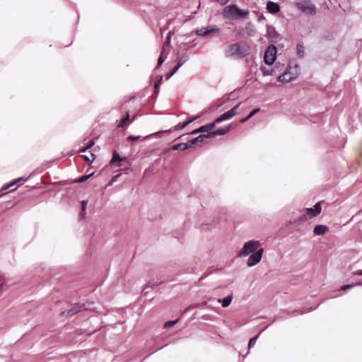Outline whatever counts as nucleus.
<instances>
[{
  "mask_svg": "<svg viewBox=\"0 0 362 362\" xmlns=\"http://www.w3.org/2000/svg\"><path fill=\"white\" fill-rule=\"evenodd\" d=\"M228 57L243 58L248 54L247 46L245 44L236 42L230 45L225 51Z\"/></svg>",
  "mask_w": 362,
  "mask_h": 362,
  "instance_id": "f257e3e1",
  "label": "nucleus"
},
{
  "mask_svg": "<svg viewBox=\"0 0 362 362\" xmlns=\"http://www.w3.org/2000/svg\"><path fill=\"white\" fill-rule=\"evenodd\" d=\"M249 15V10L240 9L236 4H230L226 6L223 11V16L225 18L238 19L245 18Z\"/></svg>",
  "mask_w": 362,
  "mask_h": 362,
  "instance_id": "f03ea898",
  "label": "nucleus"
},
{
  "mask_svg": "<svg viewBox=\"0 0 362 362\" xmlns=\"http://www.w3.org/2000/svg\"><path fill=\"white\" fill-rule=\"evenodd\" d=\"M259 245L260 243L257 240H252L247 241L243 245V247H242L241 250L238 252V257H246L248 255L256 252L258 250Z\"/></svg>",
  "mask_w": 362,
  "mask_h": 362,
  "instance_id": "7ed1b4c3",
  "label": "nucleus"
},
{
  "mask_svg": "<svg viewBox=\"0 0 362 362\" xmlns=\"http://www.w3.org/2000/svg\"><path fill=\"white\" fill-rule=\"evenodd\" d=\"M221 33V28L216 25H210L196 30V34L201 37L217 36Z\"/></svg>",
  "mask_w": 362,
  "mask_h": 362,
  "instance_id": "20e7f679",
  "label": "nucleus"
},
{
  "mask_svg": "<svg viewBox=\"0 0 362 362\" xmlns=\"http://www.w3.org/2000/svg\"><path fill=\"white\" fill-rule=\"evenodd\" d=\"M295 4L298 9L304 13L314 15L316 13L315 6L310 0H303Z\"/></svg>",
  "mask_w": 362,
  "mask_h": 362,
  "instance_id": "39448f33",
  "label": "nucleus"
},
{
  "mask_svg": "<svg viewBox=\"0 0 362 362\" xmlns=\"http://www.w3.org/2000/svg\"><path fill=\"white\" fill-rule=\"evenodd\" d=\"M276 59V47L274 45H270L267 47L265 53L264 60V62L268 65L274 64Z\"/></svg>",
  "mask_w": 362,
  "mask_h": 362,
  "instance_id": "423d86ee",
  "label": "nucleus"
},
{
  "mask_svg": "<svg viewBox=\"0 0 362 362\" xmlns=\"http://www.w3.org/2000/svg\"><path fill=\"white\" fill-rule=\"evenodd\" d=\"M263 252L264 249L260 248L257 250L256 252L252 253L247 261V267H251L257 264L262 259Z\"/></svg>",
  "mask_w": 362,
  "mask_h": 362,
  "instance_id": "0eeeda50",
  "label": "nucleus"
},
{
  "mask_svg": "<svg viewBox=\"0 0 362 362\" xmlns=\"http://www.w3.org/2000/svg\"><path fill=\"white\" fill-rule=\"evenodd\" d=\"M240 103H238L235 106L232 107L230 110L222 114L219 117H218L217 119H216L214 120V124H216L220 123L223 121L232 118L233 117H234L237 114L236 110H237L238 107L240 106Z\"/></svg>",
  "mask_w": 362,
  "mask_h": 362,
  "instance_id": "6e6552de",
  "label": "nucleus"
},
{
  "mask_svg": "<svg viewBox=\"0 0 362 362\" xmlns=\"http://www.w3.org/2000/svg\"><path fill=\"white\" fill-rule=\"evenodd\" d=\"M296 77L297 76L296 74L291 73L288 69L278 77V81L283 83H288L296 79Z\"/></svg>",
  "mask_w": 362,
  "mask_h": 362,
  "instance_id": "1a4fd4ad",
  "label": "nucleus"
},
{
  "mask_svg": "<svg viewBox=\"0 0 362 362\" xmlns=\"http://www.w3.org/2000/svg\"><path fill=\"white\" fill-rule=\"evenodd\" d=\"M322 210L320 202L316 203L313 208L306 209V214L309 218H314L320 214Z\"/></svg>",
  "mask_w": 362,
  "mask_h": 362,
  "instance_id": "9d476101",
  "label": "nucleus"
},
{
  "mask_svg": "<svg viewBox=\"0 0 362 362\" xmlns=\"http://www.w3.org/2000/svg\"><path fill=\"white\" fill-rule=\"evenodd\" d=\"M207 138H210V136H207V134H202L199 135L196 138L188 141V144L189 145L190 148L193 147L194 144L200 145Z\"/></svg>",
  "mask_w": 362,
  "mask_h": 362,
  "instance_id": "9b49d317",
  "label": "nucleus"
},
{
  "mask_svg": "<svg viewBox=\"0 0 362 362\" xmlns=\"http://www.w3.org/2000/svg\"><path fill=\"white\" fill-rule=\"evenodd\" d=\"M125 159H126V157H122V158L120 157L119 153H117V151L116 150H115L113 151L112 158L110 161V164L112 165L116 164V165L117 167H119L122 165L121 162L124 160Z\"/></svg>",
  "mask_w": 362,
  "mask_h": 362,
  "instance_id": "f8f14e48",
  "label": "nucleus"
},
{
  "mask_svg": "<svg viewBox=\"0 0 362 362\" xmlns=\"http://www.w3.org/2000/svg\"><path fill=\"white\" fill-rule=\"evenodd\" d=\"M267 10L272 14H276L280 11V6L277 3L269 1L267 4Z\"/></svg>",
  "mask_w": 362,
  "mask_h": 362,
  "instance_id": "ddd939ff",
  "label": "nucleus"
},
{
  "mask_svg": "<svg viewBox=\"0 0 362 362\" xmlns=\"http://www.w3.org/2000/svg\"><path fill=\"white\" fill-rule=\"evenodd\" d=\"M230 129V125H228V127H226L225 128H218L214 132H208L207 136H209L211 138V137L218 136V135H224L229 132Z\"/></svg>",
  "mask_w": 362,
  "mask_h": 362,
  "instance_id": "4468645a",
  "label": "nucleus"
},
{
  "mask_svg": "<svg viewBox=\"0 0 362 362\" xmlns=\"http://www.w3.org/2000/svg\"><path fill=\"white\" fill-rule=\"evenodd\" d=\"M215 127L214 122L206 124L204 126L200 127L199 128H197L193 131H192L189 134H195L199 132H207L209 130H211Z\"/></svg>",
  "mask_w": 362,
  "mask_h": 362,
  "instance_id": "2eb2a0df",
  "label": "nucleus"
},
{
  "mask_svg": "<svg viewBox=\"0 0 362 362\" xmlns=\"http://www.w3.org/2000/svg\"><path fill=\"white\" fill-rule=\"evenodd\" d=\"M327 231H329V228L325 225H317L313 230L315 235H324Z\"/></svg>",
  "mask_w": 362,
  "mask_h": 362,
  "instance_id": "dca6fc26",
  "label": "nucleus"
},
{
  "mask_svg": "<svg viewBox=\"0 0 362 362\" xmlns=\"http://www.w3.org/2000/svg\"><path fill=\"white\" fill-rule=\"evenodd\" d=\"M200 116L199 115H197L192 118H191L190 119L183 122V123H179L177 124V125H175L173 128V130H180V129H182L183 128L186 127L187 125H189L191 122L195 121L196 119H197Z\"/></svg>",
  "mask_w": 362,
  "mask_h": 362,
  "instance_id": "f3484780",
  "label": "nucleus"
},
{
  "mask_svg": "<svg viewBox=\"0 0 362 362\" xmlns=\"http://www.w3.org/2000/svg\"><path fill=\"white\" fill-rule=\"evenodd\" d=\"M232 300L233 296L228 295L226 297L223 298V299H218V302L221 303L223 308H227L230 305Z\"/></svg>",
  "mask_w": 362,
  "mask_h": 362,
  "instance_id": "a211bd4d",
  "label": "nucleus"
},
{
  "mask_svg": "<svg viewBox=\"0 0 362 362\" xmlns=\"http://www.w3.org/2000/svg\"><path fill=\"white\" fill-rule=\"evenodd\" d=\"M188 148H190L189 145L188 144V141L185 143H180L172 146L173 150L180 151H184Z\"/></svg>",
  "mask_w": 362,
  "mask_h": 362,
  "instance_id": "6ab92c4d",
  "label": "nucleus"
},
{
  "mask_svg": "<svg viewBox=\"0 0 362 362\" xmlns=\"http://www.w3.org/2000/svg\"><path fill=\"white\" fill-rule=\"evenodd\" d=\"M8 287V285L7 284L6 279L3 276H0V294H1Z\"/></svg>",
  "mask_w": 362,
  "mask_h": 362,
  "instance_id": "aec40b11",
  "label": "nucleus"
},
{
  "mask_svg": "<svg viewBox=\"0 0 362 362\" xmlns=\"http://www.w3.org/2000/svg\"><path fill=\"white\" fill-rule=\"evenodd\" d=\"M28 178L25 179V180H26ZM22 180H24V178L23 177H19V178H17L16 180H13L12 182H11L10 183L8 184H6V185H4L3 187H2V190H6L7 189H8L9 187H12L13 185H14L15 184L22 181Z\"/></svg>",
  "mask_w": 362,
  "mask_h": 362,
  "instance_id": "412c9836",
  "label": "nucleus"
},
{
  "mask_svg": "<svg viewBox=\"0 0 362 362\" xmlns=\"http://www.w3.org/2000/svg\"><path fill=\"white\" fill-rule=\"evenodd\" d=\"M267 34L269 37H276L277 35V32L276 31V29L272 25H268L267 26Z\"/></svg>",
  "mask_w": 362,
  "mask_h": 362,
  "instance_id": "4be33fe9",
  "label": "nucleus"
},
{
  "mask_svg": "<svg viewBox=\"0 0 362 362\" xmlns=\"http://www.w3.org/2000/svg\"><path fill=\"white\" fill-rule=\"evenodd\" d=\"M79 311H80V309L78 308V307H74L69 310L63 312L62 314L72 316V315L76 314L77 313H78Z\"/></svg>",
  "mask_w": 362,
  "mask_h": 362,
  "instance_id": "5701e85b",
  "label": "nucleus"
},
{
  "mask_svg": "<svg viewBox=\"0 0 362 362\" xmlns=\"http://www.w3.org/2000/svg\"><path fill=\"white\" fill-rule=\"evenodd\" d=\"M166 58L167 55L165 54L164 50H163L158 57L156 69H158L165 62Z\"/></svg>",
  "mask_w": 362,
  "mask_h": 362,
  "instance_id": "b1692460",
  "label": "nucleus"
},
{
  "mask_svg": "<svg viewBox=\"0 0 362 362\" xmlns=\"http://www.w3.org/2000/svg\"><path fill=\"white\" fill-rule=\"evenodd\" d=\"M298 56L300 58L304 57V48L301 44H298L296 46Z\"/></svg>",
  "mask_w": 362,
  "mask_h": 362,
  "instance_id": "393cba45",
  "label": "nucleus"
},
{
  "mask_svg": "<svg viewBox=\"0 0 362 362\" xmlns=\"http://www.w3.org/2000/svg\"><path fill=\"white\" fill-rule=\"evenodd\" d=\"M129 119V113L127 112L126 115H124L122 117V118L117 127H122L124 126V124L127 122V121H128Z\"/></svg>",
  "mask_w": 362,
  "mask_h": 362,
  "instance_id": "a878e982",
  "label": "nucleus"
},
{
  "mask_svg": "<svg viewBox=\"0 0 362 362\" xmlns=\"http://www.w3.org/2000/svg\"><path fill=\"white\" fill-rule=\"evenodd\" d=\"M93 174L94 173H90V174H88L86 175L81 176L76 180V182H83L86 181L88 178L92 177L93 175Z\"/></svg>",
  "mask_w": 362,
  "mask_h": 362,
  "instance_id": "bb28decb",
  "label": "nucleus"
},
{
  "mask_svg": "<svg viewBox=\"0 0 362 362\" xmlns=\"http://www.w3.org/2000/svg\"><path fill=\"white\" fill-rule=\"evenodd\" d=\"M260 333H261V332L257 335H256L255 337H254L250 339L249 343H248L249 349H251L252 346H255Z\"/></svg>",
  "mask_w": 362,
  "mask_h": 362,
  "instance_id": "cd10ccee",
  "label": "nucleus"
},
{
  "mask_svg": "<svg viewBox=\"0 0 362 362\" xmlns=\"http://www.w3.org/2000/svg\"><path fill=\"white\" fill-rule=\"evenodd\" d=\"M88 163H92L95 160V155L93 153H90V156L88 155H82L81 156Z\"/></svg>",
  "mask_w": 362,
  "mask_h": 362,
  "instance_id": "c85d7f7f",
  "label": "nucleus"
},
{
  "mask_svg": "<svg viewBox=\"0 0 362 362\" xmlns=\"http://www.w3.org/2000/svg\"><path fill=\"white\" fill-rule=\"evenodd\" d=\"M177 322H178V320L167 321L164 324V328H165V329L170 328V327H173L174 325H175Z\"/></svg>",
  "mask_w": 362,
  "mask_h": 362,
  "instance_id": "c756f323",
  "label": "nucleus"
},
{
  "mask_svg": "<svg viewBox=\"0 0 362 362\" xmlns=\"http://www.w3.org/2000/svg\"><path fill=\"white\" fill-rule=\"evenodd\" d=\"M95 144L94 141L91 140L89 141V144L85 147H81L78 149V151L79 152H85L86 151L88 148H90L92 146H93Z\"/></svg>",
  "mask_w": 362,
  "mask_h": 362,
  "instance_id": "7c9ffc66",
  "label": "nucleus"
},
{
  "mask_svg": "<svg viewBox=\"0 0 362 362\" xmlns=\"http://www.w3.org/2000/svg\"><path fill=\"white\" fill-rule=\"evenodd\" d=\"M261 70L264 74V76H269L273 73V70L267 69L266 67H261Z\"/></svg>",
  "mask_w": 362,
  "mask_h": 362,
  "instance_id": "2f4dec72",
  "label": "nucleus"
},
{
  "mask_svg": "<svg viewBox=\"0 0 362 362\" xmlns=\"http://www.w3.org/2000/svg\"><path fill=\"white\" fill-rule=\"evenodd\" d=\"M187 60V57H182L179 59L177 65L180 67H181Z\"/></svg>",
  "mask_w": 362,
  "mask_h": 362,
  "instance_id": "473e14b6",
  "label": "nucleus"
},
{
  "mask_svg": "<svg viewBox=\"0 0 362 362\" xmlns=\"http://www.w3.org/2000/svg\"><path fill=\"white\" fill-rule=\"evenodd\" d=\"M163 81V76H158L155 82V88L157 90Z\"/></svg>",
  "mask_w": 362,
  "mask_h": 362,
  "instance_id": "72a5a7b5",
  "label": "nucleus"
},
{
  "mask_svg": "<svg viewBox=\"0 0 362 362\" xmlns=\"http://www.w3.org/2000/svg\"><path fill=\"white\" fill-rule=\"evenodd\" d=\"M356 286V284H346V285H344L341 287V291H346L347 289H349V288H354Z\"/></svg>",
  "mask_w": 362,
  "mask_h": 362,
  "instance_id": "f704fd0d",
  "label": "nucleus"
},
{
  "mask_svg": "<svg viewBox=\"0 0 362 362\" xmlns=\"http://www.w3.org/2000/svg\"><path fill=\"white\" fill-rule=\"evenodd\" d=\"M246 29L248 30L247 34L250 36H254L255 35V30L251 26H247Z\"/></svg>",
  "mask_w": 362,
  "mask_h": 362,
  "instance_id": "c9c22d12",
  "label": "nucleus"
},
{
  "mask_svg": "<svg viewBox=\"0 0 362 362\" xmlns=\"http://www.w3.org/2000/svg\"><path fill=\"white\" fill-rule=\"evenodd\" d=\"M140 136H134V135H130L127 137V141H136L137 139H140Z\"/></svg>",
  "mask_w": 362,
  "mask_h": 362,
  "instance_id": "e433bc0d",
  "label": "nucleus"
},
{
  "mask_svg": "<svg viewBox=\"0 0 362 362\" xmlns=\"http://www.w3.org/2000/svg\"><path fill=\"white\" fill-rule=\"evenodd\" d=\"M119 176H120V174L114 175L110 182L109 185H111L113 182H116Z\"/></svg>",
  "mask_w": 362,
  "mask_h": 362,
  "instance_id": "4c0bfd02",
  "label": "nucleus"
},
{
  "mask_svg": "<svg viewBox=\"0 0 362 362\" xmlns=\"http://www.w3.org/2000/svg\"><path fill=\"white\" fill-rule=\"evenodd\" d=\"M259 111V108H256V109L253 110L252 112H250L249 117H252Z\"/></svg>",
  "mask_w": 362,
  "mask_h": 362,
  "instance_id": "58836bf2",
  "label": "nucleus"
},
{
  "mask_svg": "<svg viewBox=\"0 0 362 362\" xmlns=\"http://www.w3.org/2000/svg\"><path fill=\"white\" fill-rule=\"evenodd\" d=\"M171 31H170L168 34H167V36H166V44H170V38H171Z\"/></svg>",
  "mask_w": 362,
  "mask_h": 362,
  "instance_id": "ea45409f",
  "label": "nucleus"
},
{
  "mask_svg": "<svg viewBox=\"0 0 362 362\" xmlns=\"http://www.w3.org/2000/svg\"><path fill=\"white\" fill-rule=\"evenodd\" d=\"M81 204H82V210L84 211L86 209V206H87V204H88V201L86 200H83L82 202H81Z\"/></svg>",
  "mask_w": 362,
  "mask_h": 362,
  "instance_id": "a19ab883",
  "label": "nucleus"
},
{
  "mask_svg": "<svg viewBox=\"0 0 362 362\" xmlns=\"http://www.w3.org/2000/svg\"><path fill=\"white\" fill-rule=\"evenodd\" d=\"M216 1L218 2L221 5H226L228 2L230 1V0H215Z\"/></svg>",
  "mask_w": 362,
  "mask_h": 362,
  "instance_id": "79ce46f5",
  "label": "nucleus"
},
{
  "mask_svg": "<svg viewBox=\"0 0 362 362\" xmlns=\"http://www.w3.org/2000/svg\"><path fill=\"white\" fill-rule=\"evenodd\" d=\"M180 67L176 65L171 71V74H175Z\"/></svg>",
  "mask_w": 362,
  "mask_h": 362,
  "instance_id": "37998d69",
  "label": "nucleus"
},
{
  "mask_svg": "<svg viewBox=\"0 0 362 362\" xmlns=\"http://www.w3.org/2000/svg\"><path fill=\"white\" fill-rule=\"evenodd\" d=\"M354 275L362 276V269L357 270L353 273Z\"/></svg>",
  "mask_w": 362,
  "mask_h": 362,
  "instance_id": "c03bdc74",
  "label": "nucleus"
},
{
  "mask_svg": "<svg viewBox=\"0 0 362 362\" xmlns=\"http://www.w3.org/2000/svg\"><path fill=\"white\" fill-rule=\"evenodd\" d=\"M353 284H356V286H361L362 285V281H357V282L353 283Z\"/></svg>",
  "mask_w": 362,
  "mask_h": 362,
  "instance_id": "a18cd8bd",
  "label": "nucleus"
},
{
  "mask_svg": "<svg viewBox=\"0 0 362 362\" xmlns=\"http://www.w3.org/2000/svg\"><path fill=\"white\" fill-rule=\"evenodd\" d=\"M247 122V120H246L245 117L242 118V119L240 120V122H241V123H244V122Z\"/></svg>",
  "mask_w": 362,
  "mask_h": 362,
  "instance_id": "49530a36",
  "label": "nucleus"
},
{
  "mask_svg": "<svg viewBox=\"0 0 362 362\" xmlns=\"http://www.w3.org/2000/svg\"><path fill=\"white\" fill-rule=\"evenodd\" d=\"M173 74H171V71L168 74L166 78L169 79Z\"/></svg>",
  "mask_w": 362,
  "mask_h": 362,
  "instance_id": "de8ad7c7",
  "label": "nucleus"
},
{
  "mask_svg": "<svg viewBox=\"0 0 362 362\" xmlns=\"http://www.w3.org/2000/svg\"><path fill=\"white\" fill-rule=\"evenodd\" d=\"M319 306H320V304H317V306H315V308H313V310L317 308V307H319ZM311 310H313V309H310L309 311H311Z\"/></svg>",
  "mask_w": 362,
  "mask_h": 362,
  "instance_id": "09e8293b",
  "label": "nucleus"
},
{
  "mask_svg": "<svg viewBox=\"0 0 362 362\" xmlns=\"http://www.w3.org/2000/svg\"><path fill=\"white\" fill-rule=\"evenodd\" d=\"M319 306H320V304H317V306H315V308H313V310L317 308V307H319ZM311 310H313V309H310L309 311H311Z\"/></svg>",
  "mask_w": 362,
  "mask_h": 362,
  "instance_id": "8fccbe9b",
  "label": "nucleus"
},
{
  "mask_svg": "<svg viewBox=\"0 0 362 362\" xmlns=\"http://www.w3.org/2000/svg\"><path fill=\"white\" fill-rule=\"evenodd\" d=\"M319 306H320V304H317V306H315V308H313V310L317 308V307H319ZM311 310H313V309H310L309 311H311Z\"/></svg>",
  "mask_w": 362,
  "mask_h": 362,
  "instance_id": "3c124183",
  "label": "nucleus"
},
{
  "mask_svg": "<svg viewBox=\"0 0 362 362\" xmlns=\"http://www.w3.org/2000/svg\"><path fill=\"white\" fill-rule=\"evenodd\" d=\"M152 135H153V134H151V135H148V136H146L144 137V139L148 138V137L151 136Z\"/></svg>",
  "mask_w": 362,
  "mask_h": 362,
  "instance_id": "603ef678",
  "label": "nucleus"
},
{
  "mask_svg": "<svg viewBox=\"0 0 362 362\" xmlns=\"http://www.w3.org/2000/svg\"><path fill=\"white\" fill-rule=\"evenodd\" d=\"M250 117H249V115L245 117L246 120L247 121Z\"/></svg>",
  "mask_w": 362,
  "mask_h": 362,
  "instance_id": "864d4df0",
  "label": "nucleus"
},
{
  "mask_svg": "<svg viewBox=\"0 0 362 362\" xmlns=\"http://www.w3.org/2000/svg\"><path fill=\"white\" fill-rule=\"evenodd\" d=\"M160 132H156L154 134H160Z\"/></svg>",
  "mask_w": 362,
  "mask_h": 362,
  "instance_id": "5fc2aeb1",
  "label": "nucleus"
}]
</instances>
